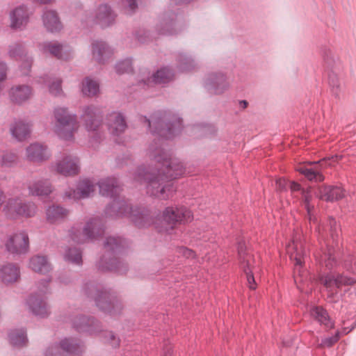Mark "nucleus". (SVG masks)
Returning a JSON list of instances; mask_svg holds the SVG:
<instances>
[{
  "instance_id": "obj_1",
  "label": "nucleus",
  "mask_w": 356,
  "mask_h": 356,
  "mask_svg": "<svg viewBox=\"0 0 356 356\" xmlns=\"http://www.w3.org/2000/svg\"><path fill=\"white\" fill-rule=\"evenodd\" d=\"M143 120L155 136L146 153L152 163H155V167L139 166L133 174V179L140 184L145 183L149 195L167 200L175 191L170 180L183 175L185 169L179 160L172 158L166 150L163 140L172 139L181 133V120L170 111H158L150 119L144 117Z\"/></svg>"
},
{
  "instance_id": "obj_58",
  "label": "nucleus",
  "mask_w": 356,
  "mask_h": 356,
  "mask_svg": "<svg viewBox=\"0 0 356 356\" xmlns=\"http://www.w3.org/2000/svg\"><path fill=\"white\" fill-rule=\"evenodd\" d=\"M5 194L4 192L2 191L1 188H0V208L3 206L4 202H5Z\"/></svg>"
},
{
  "instance_id": "obj_46",
  "label": "nucleus",
  "mask_w": 356,
  "mask_h": 356,
  "mask_svg": "<svg viewBox=\"0 0 356 356\" xmlns=\"http://www.w3.org/2000/svg\"><path fill=\"white\" fill-rule=\"evenodd\" d=\"M10 343L16 347L23 346L26 344L28 339L24 329L11 330L9 333Z\"/></svg>"
},
{
  "instance_id": "obj_57",
  "label": "nucleus",
  "mask_w": 356,
  "mask_h": 356,
  "mask_svg": "<svg viewBox=\"0 0 356 356\" xmlns=\"http://www.w3.org/2000/svg\"><path fill=\"white\" fill-rule=\"evenodd\" d=\"M290 188L292 192L301 191L300 185L294 181L290 183Z\"/></svg>"
},
{
  "instance_id": "obj_21",
  "label": "nucleus",
  "mask_w": 356,
  "mask_h": 356,
  "mask_svg": "<svg viewBox=\"0 0 356 356\" xmlns=\"http://www.w3.org/2000/svg\"><path fill=\"white\" fill-rule=\"evenodd\" d=\"M325 166L326 161L321 160L318 162H310L307 165L300 166L297 168V171L311 181L321 182L325 179L322 170Z\"/></svg>"
},
{
  "instance_id": "obj_3",
  "label": "nucleus",
  "mask_w": 356,
  "mask_h": 356,
  "mask_svg": "<svg viewBox=\"0 0 356 356\" xmlns=\"http://www.w3.org/2000/svg\"><path fill=\"white\" fill-rule=\"evenodd\" d=\"M318 232L321 248L320 251L315 254L316 259L327 268L332 269L337 264L336 251L333 245L337 243L340 229L335 219L329 218L326 225L318 227Z\"/></svg>"
},
{
  "instance_id": "obj_5",
  "label": "nucleus",
  "mask_w": 356,
  "mask_h": 356,
  "mask_svg": "<svg viewBox=\"0 0 356 356\" xmlns=\"http://www.w3.org/2000/svg\"><path fill=\"white\" fill-rule=\"evenodd\" d=\"M346 272L330 273L320 277L322 284L330 297L337 294L343 287L352 286L356 283V256L344 263Z\"/></svg>"
},
{
  "instance_id": "obj_63",
  "label": "nucleus",
  "mask_w": 356,
  "mask_h": 356,
  "mask_svg": "<svg viewBox=\"0 0 356 356\" xmlns=\"http://www.w3.org/2000/svg\"><path fill=\"white\" fill-rule=\"evenodd\" d=\"M311 291V289H309V291H306V293H309Z\"/></svg>"
},
{
  "instance_id": "obj_16",
  "label": "nucleus",
  "mask_w": 356,
  "mask_h": 356,
  "mask_svg": "<svg viewBox=\"0 0 356 356\" xmlns=\"http://www.w3.org/2000/svg\"><path fill=\"white\" fill-rule=\"evenodd\" d=\"M95 191L94 184L88 179L77 182L76 188L69 187L64 193V199L76 201L92 195Z\"/></svg>"
},
{
  "instance_id": "obj_51",
  "label": "nucleus",
  "mask_w": 356,
  "mask_h": 356,
  "mask_svg": "<svg viewBox=\"0 0 356 356\" xmlns=\"http://www.w3.org/2000/svg\"><path fill=\"white\" fill-rule=\"evenodd\" d=\"M115 70L118 74L129 72L132 70V61L130 58H126L118 62L115 65Z\"/></svg>"
},
{
  "instance_id": "obj_9",
  "label": "nucleus",
  "mask_w": 356,
  "mask_h": 356,
  "mask_svg": "<svg viewBox=\"0 0 356 356\" xmlns=\"http://www.w3.org/2000/svg\"><path fill=\"white\" fill-rule=\"evenodd\" d=\"M103 234L104 227L98 218L88 220L83 229L74 226L69 232L70 238L76 243H84L97 239Z\"/></svg>"
},
{
  "instance_id": "obj_40",
  "label": "nucleus",
  "mask_w": 356,
  "mask_h": 356,
  "mask_svg": "<svg viewBox=\"0 0 356 356\" xmlns=\"http://www.w3.org/2000/svg\"><path fill=\"white\" fill-rule=\"evenodd\" d=\"M80 90L83 96L94 97L99 92V82L90 76H86L80 83Z\"/></svg>"
},
{
  "instance_id": "obj_59",
  "label": "nucleus",
  "mask_w": 356,
  "mask_h": 356,
  "mask_svg": "<svg viewBox=\"0 0 356 356\" xmlns=\"http://www.w3.org/2000/svg\"><path fill=\"white\" fill-rule=\"evenodd\" d=\"M239 106L243 109L245 108L248 106V102L245 100H241L239 102Z\"/></svg>"
},
{
  "instance_id": "obj_4",
  "label": "nucleus",
  "mask_w": 356,
  "mask_h": 356,
  "mask_svg": "<svg viewBox=\"0 0 356 356\" xmlns=\"http://www.w3.org/2000/svg\"><path fill=\"white\" fill-rule=\"evenodd\" d=\"M106 252L98 262V268L102 271H113L119 274L127 270V265L115 256L127 247V241L120 237L109 236L104 242Z\"/></svg>"
},
{
  "instance_id": "obj_36",
  "label": "nucleus",
  "mask_w": 356,
  "mask_h": 356,
  "mask_svg": "<svg viewBox=\"0 0 356 356\" xmlns=\"http://www.w3.org/2000/svg\"><path fill=\"white\" fill-rule=\"evenodd\" d=\"M29 267L34 272L41 274H46L52 269L47 257L39 254L34 255L30 259Z\"/></svg>"
},
{
  "instance_id": "obj_47",
  "label": "nucleus",
  "mask_w": 356,
  "mask_h": 356,
  "mask_svg": "<svg viewBox=\"0 0 356 356\" xmlns=\"http://www.w3.org/2000/svg\"><path fill=\"white\" fill-rule=\"evenodd\" d=\"M328 81L332 95L336 98H339L343 93V86L338 74L331 72L329 74Z\"/></svg>"
},
{
  "instance_id": "obj_56",
  "label": "nucleus",
  "mask_w": 356,
  "mask_h": 356,
  "mask_svg": "<svg viewBox=\"0 0 356 356\" xmlns=\"http://www.w3.org/2000/svg\"><path fill=\"white\" fill-rule=\"evenodd\" d=\"M288 182L283 178H280L276 180V188L277 190L282 191L286 189Z\"/></svg>"
},
{
  "instance_id": "obj_28",
  "label": "nucleus",
  "mask_w": 356,
  "mask_h": 356,
  "mask_svg": "<svg viewBox=\"0 0 356 356\" xmlns=\"http://www.w3.org/2000/svg\"><path fill=\"white\" fill-rule=\"evenodd\" d=\"M106 124L110 134L114 136H118L124 133L127 127L123 114L116 111L107 115Z\"/></svg>"
},
{
  "instance_id": "obj_20",
  "label": "nucleus",
  "mask_w": 356,
  "mask_h": 356,
  "mask_svg": "<svg viewBox=\"0 0 356 356\" xmlns=\"http://www.w3.org/2000/svg\"><path fill=\"white\" fill-rule=\"evenodd\" d=\"M43 54H49L61 60H68L72 56L71 48L58 42H44L40 44Z\"/></svg>"
},
{
  "instance_id": "obj_29",
  "label": "nucleus",
  "mask_w": 356,
  "mask_h": 356,
  "mask_svg": "<svg viewBox=\"0 0 356 356\" xmlns=\"http://www.w3.org/2000/svg\"><path fill=\"white\" fill-rule=\"evenodd\" d=\"M79 123L77 119L60 124H53L54 133L60 140L65 141H73L74 134L78 131Z\"/></svg>"
},
{
  "instance_id": "obj_34",
  "label": "nucleus",
  "mask_w": 356,
  "mask_h": 356,
  "mask_svg": "<svg viewBox=\"0 0 356 356\" xmlns=\"http://www.w3.org/2000/svg\"><path fill=\"white\" fill-rule=\"evenodd\" d=\"M43 25L47 31L56 33L63 29V25L57 13L52 10H45L42 15Z\"/></svg>"
},
{
  "instance_id": "obj_42",
  "label": "nucleus",
  "mask_w": 356,
  "mask_h": 356,
  "mask_svg": "<svg viewBox=\"0 0 356 356\" xmlns=\"http://www.w3.org/2000/svg\"><path fill=\"white\" fill-rule=\"evenodd\" d=\"M311 316L315 318L321 325H324L327 328L333 327L334 324L331 321L327 312L321 307H314L310 310Z\"/></svg>"
},
{
  "instance_id": "obj_11",
  "label": "nucleus",
  "mask_w": 356,
  "mask_h": 356,
  "mask_svg": "<svg viewBox=\"0 0 356 356\" xmlns=\"http://www.w3.org/2000/svg\"><path fill=\"white\" fill-rule=\"evenodd\" d=\"M80 120L88 133L97 134L102 124V112L94 105L85 106L82 108Z\"/></svg>"
},
{
  "instance_id": "obj_61",
  "label": "nucleus",
  "mask_w": 356,
  "mask_h": 356,
  "mask_svg": "<svg viewBox=\"0 0 356 356\" xmlns=\"http://www.w3.org/2000/svg\"><path fill=\"white\" fill-rule=\"evenodd\" d=\"M354 327H355L353 326V327H352V328H351V329H350V330H346V328H344V330H343V333H344V334H348V333L349 332H350L353 329H354Z\"/></svg>"
},
{
  "instance_id": "obj_31",
  "label": "nucleus",
  "mask_w": 356,
  "mask_h": 356,
  "mask_svg": "<svg viewBox=\"0 0 356 356\" xmlns=\"http://www.w3.org/2000/svg\"><path fill=\"white\" fill-rule=\"evenodd\" d=\"M32 95V88L24 84L14 86L8 91L10 100L18 105H21L29 100Z\"/></svg>"
},
{
  "instance_id": "obj_2",
  "label": "nucleus",
  "mask_w": 356,
  "mask_h": 356,
  "mask_svg": "<svg viewBox=\"0 0 356 356\" xmlns=\"http://www.w3.org/2000/svg\"><path fill=\"white\" fill-rule=\"evenodd\" d=\"M97 185L102 196L113 198V202L106 209V216L114 218L127 217L139 227L150 225L152 220L147 210L138 207L133 209L124 199L117 198L121 189L115 177L101 179Z\"/></svg>"
},
{
  "instance_id": "obj_41",
  "label": "nucleus",
  "mask_w": 356,
  "mask_h": 356,
  "mask_svg": "<svg viewBox=\"0 0 356 356\" xmlns=\"http://www.w3.org/2000/svg\"><path fill=\"white\" fill-rule=\"evenodd\" d=\"M53 116L54 124H60L76 120V115L70 113L66 107H56L53 111Z\"/></svg>"
},
{
  "instance_id": "obj_17",
  "label": "nucleus",
  "mask_w": 356,
  "mask_h": 356,
  "mask_svg": "<svg viewBox=\"0 0 356 356\" xmlns=\"http://www.w3.org/2000/svg\"><path fill=\"white\" fill-rule=\"evenodd\" d=\"M60 348L67 354L71 356H77L83 351V346L74 339H64L60 345H54L47 348L44 356H63L60 352Z\"/></svg>"
},
{
  "instance_id": "obj_8",
  "label": "nucleus",
  "mask_w": 356,
  "mask_h": 356,
  "mask_svg": "<svg viewBox=\"0 0 356 356\" xmlns=\"http://www.w3.org/2000/svg\"><path fill=\"white\" fill-rule=\"evenodd\" d=\"M86 293L94 298L96 305L102 310L115 316L122 307L121 303L108 290L98 289L97 286L89 284L85 288Z\"/></svg>"
},
{
  "instance_id": "obj_44",
  "label": "nucleus",
  "mask_w": 356,
  "mask_h": 356,
  "mask_svg": "<svg viewBox=\"0 0 356 356\" xmlns=\"http://www.w3.org/2000/svg\"><path fill=\"white\" fill-rule=\"evenodd\" d=\"M94 319H90L84 316L76 317L72 320L73 327L79 332H92L90 327L95 324Z\"/></svg>"
},
{
  "instance_id": "obj_30",
  "label": "nucleus",
  "mask_w": 356,
  "mask_h": 356,
  "mask_svg": "<svg viewBox=\"0 0 356 356\" xmlns=\"http://www.w3.org/2000/svg\"><path fill=\"white\" fill-rule=\"evenodd\" d=\"M91 51L93 59L101 64L106 63L113 55V49L103 41L93 42Z\"/></svg>"
},
{
  "instance_id": "obj_13",
  "label": "nucleus",
  "mask_w": 356,
  "mask_h": 356,
  "mask_svg": "<svg viewBox=\"0 0 356 356\" xmlns=\"http://www.w3.org/2000/svg\"><path fill=\"white\" fill-rule=\"evenodd\" d=\"M49 168L51 171L64 176L75 175L79 172V159L74 155L65 154L56 159Z\"/></svg>"
},
{
  "instance_id": "obj_7",
  "label": "nucleus",
  "mask_w": 356,
  "mask_h": 356,
  "mask_svg": "<svg viewBox=\"0 0 356 356\" xmlns=\"http://www.w3.org/2000/svg\"><path fill=\"white\" fill-rule=\"evenodd\" d=\"M50 278L42 279L37 283L38 291L30 295L26 305L32 314L40 317H46L49 314L46 294L50 292Z\"/></svg>"
},
{
  "instance_id": "obj_60",
  "label": "nucleus",
  "mask_w": 356,
  "mask_h": 356,
  "mask_svg": "<svg viewBox=\"0 0 356 356\" xmlns=\"http://www.w3.org/2000/svg\"><path fill=\"white\" fill-rule=\"evenodd\" d=\"M35 1L40 3H49L51 2L53 0H35Z\"/></svg>"
},
{
  "instance_id": "obj_23",
  "label": "nucleus",
  "mask_w": 356,
  "mask_h": 356,
  "mask_svg": "<svg viewBox=\"0 0 356 356\" xmlns=\"http://www.w3.org/2000/svg\"><path fill=\"white\" fill-rule=\"evenodd\" d=\"M31 13L24 5L19 6L10 13V26L12 29L23 30L27 26Z\"/></svg>"
},
{
  "instance_id": "obj_19",
  "label": "nucleus",
  "mask_w": 356,
  "mask_h": 356,
  "mask_svg": "<svg viewBox=\"0 0 356 356\" xmlns=\"http://www.w3.org/2000/svg\"><path fill=\"white\" fill-rule=\"evenodd\" d=\"M49 147L42 143H32L26 148V158L33 163H43L51 157Z\"/></svg>"
},
{
  "instance_id": "obj_62",
  "label": "nucleus",
  "mask_w": 356,
  "mask_h": 356,
  "mask_svg": "<svg viewBox=\"0 0 356 356\" xmlns=\"http://www.w3.org/2000/svg\"><path fill=\"white\" fill-rule=\"evenodd\" d=\"M138 40L141 42H145V40H143L140 37H138Z\"/></svg>"
},
{
  "instance_id": "obj_43",
  "label": "nucleus",
  "mask_w": 356,
  "mask_h": 356,
  "mask_svg": "<svg viewBox=\"0 0 356 356\" xmlns=\"http://www.w3.org/2000/svg\"><path fill=\"white\" fill-rule=\"evenodd\" d=\"M38 212V206L33 201L20 198V219L34 217Z\"/></svg>"
},
{
  "instance_id": "obj_10",
  "label": "nucleus",
  "mask_w": 356,
  "mask_h": 356,
  "mask_svg": "<svg viewBox=\"0 0 356 356\" xmlns=\"http://www.w3.org/2000/svg\"><path fill=\"white\" fill-rule=\"evenodd\" d=\"M4 245L6 250L10 254H26L29 250V238L27 232L20 230L8 235Z\"/></svg>"
},
{
  "instance_id": "obj_14",
  "label": "nucleus",
  "mask_w": 356,
  "mask_h": 356,
  "mask_svg": "<svg viewBox=\"0 0 356 356\" xmlns=\"http://www.w3.org/2000/svg\"><path fill=\"white\" fill-rule=\"evenodd\" d=\"M229 86L227 76L222 72L209 74L204 81V88L211 95H221L229 89Z\"/></svg>"
},
{
  "instance_id": "obj_54",
  "label": "nucleus",
  "mask_w": 356,
  "mask_h": 356,
  "mask_svg": "<svg viewBox=\"0 0 356 356\" xmlns=\"http://www.w3.org/2000/svg\"><path fill=\"white\" fill-rule=\"evenodd\" d=\"M177 252L179 256H182L187 259L194 258L195 256V253L192 250L186 247H179L177 249Z\"/></svg>"
},
{
  "instance_id": "obj_32",
  "label": "nucleus",
  "mask_w": 356,
  "mask_h": 356,
  "mask_svg": "<svg viewBox=\"0 0 356 356\" xmlns=\"http://www.w3.org/2000/svg\"><path fill=\"white\" fill-rule=\"evenodd\" d=\"M20 279V269L18 266L8 263L0 266V282L6 285L13 284Z\"/></svg>"
},
{
  "instance_id": "obj_18",
  "label": "nucleus",
  "mask_w": 356,
  "mask_h": 356,
  "mask_svg": "<svg viewBox=\"0 0 356 356\" xmlns=\"http://www.w3.org/2000/svg\"><path fill=\"white\" fill-rule=\"evenodd\" d=\"M163 220L172 229L177 223H186L193 219L190 210L186 207H167L163 213Z\"/></svg>"
},
{
  "instance_id": "obj_22",
  "label": "nucleus",
  "mask_w": 356,
  "mask_h": 356,
  "mask_svg": "<svg viewBox=\"0 0 356 356\" xmlns=\"http://www.w3.org/2000/svg\"><path fill=\"white\" fill-rule=\"evenodd\" d=\"M32 124L23 119L15 118L10 124L9 130L12 137L19 142L30 138Z\"/></svg>"
},
{
  "instance_id": "obj_49",
  "label": "nucleus",
  "mask_w": 356,
  "mask_h": 356,
  "mask_svg": "<svg viewBox=\"0 0 356 356\" xmlns=\"http://www.w3.org/2000/svg\"><path fill=\"white\" fill-rule=\"evenodd\" d=\"M65 261L76 265H81L82 254L79 249L68 248L64 254Z\"/></svg>"
},
{
  "instance_id": "obj_24",
  "label": "nucleus",
  "mask_w": 356,
  "mask_h": 356,
  "mask_svg": "<svg viewBox=\"0 0 356 356\" xmlns=\"http://www.w3.org/2000/svg\"><path fill=\"white\" fill-rule=\"evenodd\" d=\"M237 249L241 263V266L246 275L248 286L250 289H255L257 285L254 277V271L255 269L254 267H250V256L248 253L245 252V246L244 242L239 241L238 243Z\"/></svg>"
},
{
  "instance_id": "obj_50",
  "label": "nucleus",
  "mask_w": 356,
  "mask_h": 356,
  "mask_svg": "<svg viewBox=\"0 0 356 356\" xmlns=\"http://www.w3.org/2000/svg\"><path fill=\"white\" fill-rule=\"evenodd\" d=\"M121 9L127 15L134 13L138 8L136 0H121Z\"/></svg>"
},
{
  "instance_id": "obj_33",
  "label": "nucleus",
  "mask_w": 356,
  "mask_h": 356,
  "mask_svg": "<svg viewBox=\"0 0 356 356\" xmlns=\"http://www.w3.org/2000/svg\"><path fill=\"white\" fill-rule=\"evenodd\" d=\"M316 196L327 202H333L344 196L343 190L339 186H321L316 191Z\"/></svg>"
},
{
  "instance_id": "obj_45",
  "label": "nucleus",
  "mask_w": 356,
  "mask_h": 356,
  "mask_svg": "<svg viewBox=\"0 0 356 356\" xmlns=\"http://www.w3.org/2000/svg\"><path fill=\"white\" fill-rule=\"evenodd\" d=\"M19 161L18 155L11 151H6L0 154V167L10 168L15 167Z\"/></svg>"
},
{
  "instance_id": "obj_48",
  "label": "nucleus",
  "mask_w": 356,
  "mask_h": 356,
  "mask_svg": "<svg viewBox=\"0 0 356 356\" xmlns=\"http://www.w3.org/2000/svg\"><path fill=\"white\" fill-rule=\"evenodd\" d=\"M302 197L303 200V204L305 209L307 210L308 220L310 223H315L317 220L314 213V205L310 204L312 199L311 193L309 191H302Z\"/></svg>"
},
{
  "instance_id": "obj_26",
  "label": "nucleus",
  "mask_w": 356,
  "mask_h": 356,
  "mask_svg": "<svg viewBox=\"0 0 356 356\" xmlns=\"http://www.w3.org/2000/svg\"><path fill=\"white\" fill-rule=\"evenodd\" d=\"M143 78L141 81L144 85H147V86H152L153 84H163L168 83L174 76V74L172 70L169 67H161L151 76H149V73L146 71L143 72Z\"/></svg>"
},
{
  "instance_id": "obj_27",
  "label": "nucleus",
  "mask_w": 356,
  "mask_h": 356,
  "mask_svg": "<svg viewBox=\"0 0 356 356\" xmlns=\"http://www.w3.org/2000/svg\"><path fill=\"white\" fill-rule=\"evenodd\" d=\"M29 193L33 196L47 197L52 193L54 187L49 180L46 179H35L27 184Z\"/></svg>"
},
{
  "instance_id": "obj_39",
  "label": "nucleus",
  "mask_w": 356,
  "mask_h": 356,
  "mask_svg": "<svg viewBox=\"0 0 356 356\" xmlns=\"http://www.w3.org/2000/svg\"><path fill=\"white\" fill-rule=\"evenodd\" d=\"M197 66V62L186 53H179L177 56V68L180 72H189Z\"/></svg>"
},
{
  "instance_id": "obj_6",
  "label": "nucleus",
  "mask_w": 356,
  "mask_h": 356,
  "mask_svg": "<svg viewBox=\"0 0 356 356\" xmlns=\"http://www.w3.org/2000/svg\"><path fill=\"white\" fill-rule=\"evenodd\" d=\"M286 251L290 259L294 264V281L297 287L301 291H303L304 289L301 283L307 280V274L302 270L303 264L307 257V252L305 250L303 243L296 239L293 240L292 243L286 245Z\"/></svg>"
},
{
  "instance_id": "obj_38",
  "label": "nucleus",
  "mask_w": 356,
  "mask_h": 356,
  "mask_svg": "<svg viewBox=\"0 0 356 356\" xmlns=\"http://www.w3.org/2000/svg\"><path fill=\"white\" fill-rule=\"evenodd\" d=\"M36 82L40 84L47 85L49 93L53 96H60L63 93L61 80L44 75L39 77Z\"/></svg>"
},
{
  "instance_id": "obj_15",
  "label": "nucleus",
  "mask_w": 356,
  "mask_h": 356,
  "mask_svg": "<svg viewBox=\"0 0 356 356\" xmlns=\"http://www.w3.org/2000/svg\"><path fill=\"white\" fill-rule=\"evenodd\" d=\"M8 54L10 58L19 60L20 71L23 75H28L33 63V57L28 54L25 44L23 42H15L8 47Z\"/></svg>"
},
{
  "instance_id": "obj_64",
  "label": "nucleus",
  "mask_w": 356,
  "mask_h": 356,
  "mask_svg": "<svg viewBox=\"0 0 356 356\" xmlns=\"http://www.w3.org/2000/svg\"><path fill=\"white\" fill-rule=\"evenodd\" d=\"M165 356H170V355H166Z\"/></svg>"
},
{
  "instance_id": "obj_25",
  "label": "nucleus",
  "mask_w": 356,
  "mask_h": 356,
  "mask_svg": "<svg viewBox=\"0 0 356 356\" xmlns=\"http://www.w3.org/2000/svg\"><path fill=\"white\" fill-rule=\"evenodd\" d=\"M177 15L172 11H165L159 18L156 29L159 35H170L177 33Z\"/></svg>"
},
{
  "instance_id": "obj_53",
  "label": "nucleus",
  "mask_w": 356,
  "mask_h": 356,
  "mask_svg": "<svg viewBox=\"0 0 356 356\" xmlns=\"http://www.w3.org/2000/svg\"><path fill=\"white\" fill-rule=\"evenodd\" d=\"M339 332H337L334 336L323 339L321 343V346L331 347L339 339Z\"/></svg>"
},
{
  "instance_id": "obj_12",
  "label": "nucleus",
  "mask_w": 356,
  "mask_h": 356,
  "mask_svg": "<svg viewBox=\"0 0 356 356\" xmlns=\"http://www.w3.org/2000/svg\"><path fill=\"white\" fill-rule=\"evenodd\" d=\"M116 14L107 3L99 5L89 16L86 22L88 24H97L102 28H106L115 23Z\"/></svg>"
},
{
  "instance_id": "obj_52",
  "label": "nucleus",
  "mask_w": 356,
  "mask_h": 356,
  "mask_svg": "<svg viewBox=\"0 0 356 356\" xmlns=\"http://www.w3.org/2000/svg\"><path fill=\"white\" fill-rule=\"evenodd\" d=\"M105 342L111 344V346L116 348L120 344V339L112 332H105L104 333Z\"/></svg>"
},
{
  "instance_id": "obj_55",
  "label": "nucleus",
  "mask_w": 356,
  "mask_h": 356,
  "mask_svg": "<svg viewBox=\"0 0 356 356\" xmlns=\"http://www.w3.org/2000/svg\"><path fill=\"white\" fill-rule=\"evenodd\" d=\"M213 127L211 125H203V126H196L194 127L195 131H198L200 132L199 136H206L208 134V132L210 131Z\"/></svg>"
},
{
  "instance_id": "obj_37",
  "label": "nucleus",
  "mask_w": 356,
  "mask_h": 356,
  "mask_svg": "<svg viewBox=\"0 0 356 356\" xmlns=\"http://www.w3.org/2000/svg\"><path fill=\"white\" fill-rule=\"evenodd\" d=\"M3 213L10 220L20 219V197L8 199L3 208Z\"/></svg>"
},
{
  "instance_id": "obj_35",
  "label": "nucleus",
  "mask_w": 356,
  "mask_h": 356,
  "mask_svg": "<svg viewBox=\"0 0 356 356\" xmlns=\"http://www.w3.org/2000/svg\"><path fill=\"white\" fill-rule=\"evenodd\" d=\"M68 214L67 209L58 205L49 206L46 209V219L51 224L60 223L67 217Z\"/></svg>"
}]
</instances>
